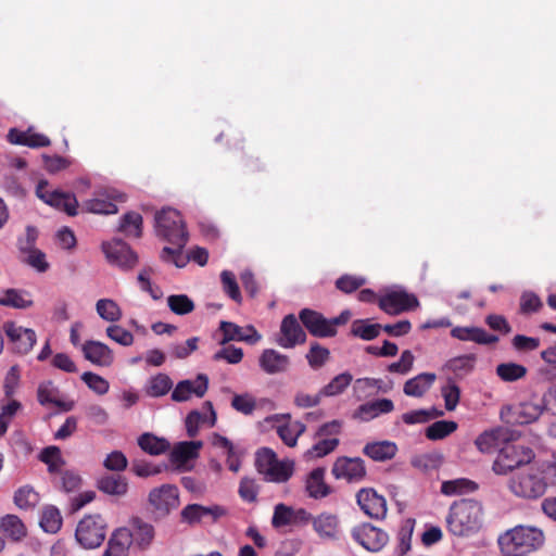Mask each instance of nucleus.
Here are the masks:
<instances>
[{
    "mask_svg": "<svg viewBox=\"0 0 556 556\" xmlns=\"http://www.w3.org/2000/svg\"><path fill=\"white\" fill-rule=\"evenodd\" d=\"M534 457L531 448L507 444L498 453L493 463V470L496 475H506L514 469H521L522 465L529 464Z\"/></svg>",
    "mask_w": 556,
    "mask_h": 556,
    "instance_id": "nucleus-8",
    "label": "nucleus"
},
{
    "mask_svg": "<svg viewBox=\"0 0 556 556\" xmlns=\"http://www.w3.org/2000/svg\"><path fill=\"white\" fill-rule=\"evenodd\" d=\"M542 359L547 364L541 374L547 380H556V343L541 352Z\"/></svg>",
    "mask_w": 556,
    "mask_h": 556,
    "instance_id": "nucleus-63",
    "label": "nucleus"
},
{
    "mask_svg": "<svg viewBox=\"0 0 556 556\" xmlns=\"http://www.w3.org/2000/svg\"><path fill=\"white\" fill-rule=\"evenodd\" d=\"M377 389L378 391L387 392L388 389L383 387L380 379L375 378H361L354 382L353 390L358 399L368 395V391Z\"/></svg>",
    "mask_w": 556,
    "mask_h": 556,
    "instance_id": "nucleus-58",
    "label": "nucleus"
},
{
    "mask_svg": "<svg viewBox=\"0 0 556 556\" xmlns=\"http://www.w3.org/2000/svg\"><path fill=\"white\" fill-rule=\"evenodd\" d=\"M37 397L41 405H51L64 410L72 409V403L63 401L60 390L52 381L41 382L37 390Z\"/></svg>",
    "mask_w": 556,
    "mask_h": 556,
    "instance_id": "nucleus-31",
    "label": "nucleus"
},
{
    "mask_svg": "<svg viewBox=\"0 0 556 556\" xmlns=\"http://www.w3.org/2000/svg\"><path fill=\"white\" fill-rule=\"evenodd\" d=\"M381 326L379 324H368L363 320L353 323L352 332L354 336L364 340H372L380 333Z\"/></svg>",
    "mask_w": 556,
    "mask_h": 556,
    "instance_id": "nucleus-61",
    "label": "nucleus"
},
{
    "mask_svg": "<svg viewBox=\"0 0 556 556\" xmlns=\"http://www.w3.org/2000/svg\"><path fill=\"white\" fill-rule=\"evenodd\" d=\"M169 309L176 315H187L194 309L193 301L187 294H172L167 298Z\"/></svg>",
    "mask_w": 556,
    "mask_h": 556,
    "instance_id": "nucleus-54",
    "label": "nucleus"
},
{
    "mask_svg": "<svg viewBox=\"0 0 556 556\" xmlns=\"http://www.w3.org/2000/svg\"><path fill=\"white\" fill-rule=\"evenodd\" d=\"M544 533L531 526H517L500 539L508 555H521L540 548L544 544Z\"/></svg>",
    "mask_w": 556,
    "mask_h": 556,
    "instance_id": "nucleus-3",
    "label": "nucleus"
},
{
    "mask_svg": "<svg viewBox=\"0 0 556 556\" xmlns=\"http://www.w3.org/2000/svg\"><path fill=\"white\" fill-rule=\"evenodd\" d=\"M475 364L476 357L473 355H460L450 359L446 367L455 375L463 377L472 371Z\"/></svg>",
    "mask_w": 556,
    "mask_h": 556,
    "instance_id": "nucleus-53",
    "label": "nucleus"
},
{
    "mask_svg": "<svg viewBox=\"0 0 556 556\" xmlns=\"http://www.w3.org/2000/svg\"><path fill=\"white\" fill-rule=\"evenodd\" d=\"M477 490V484L466 478H458L442 482L441 492L447 496H456L471 493Z\"/></svg>",
    "mask_w": 556,
    "mask_h": 556,
    "instance_id": "nucleus-42",
    "label": "nucleus"
},
{
    "mask_svg": "<svg viewBox=\"0 0 556 556\" xmlns=\"http://www.w3.org/2000/svg\"><path fill=\"white\" fill-rule=\"evenodd\" d=\"M441 394L444 400L445 409L453 412L456 409L460 400V388L451 379L441 388Z\"/></svg>",
    "mask_w": 556,
    "mask_h": 556,
    "instance_id": "nucleus-55",
    "label": "nucleus"
},
{
    "mask_svg": "<svg viewBox=\"0 0 556 556\" xmlns=\"http://www.w3.org/2000/svg\"><path fill=\"white\" fill-rule=\"evenodd\" d=\"M139 446L151 455H159L168 448V443L164 439H160L153 434L144 433L138 440Z\"/></svg>",
    "mask_w": 556,
    "mask_h": 556,
    "instance_id": "nucleus-51",
    "label": "nucleus"
},
{
    "mask_svg": "<svg viewBox=\"0 0 556 556\" xmlns=\"http://www.w3.org/2000/svg\"><path fill=\"white\" fill-rule=\"evenodd\" d=\"M319 440L311 447L308 448L304 456L307 459H314L319 458L328 455L332 451L336 450V447L339 444L338 438H318Z\"/></svg>",
    "mask_w": 556,
    "mask_h": 556,
    "instance_id": "nucleus-49",
    "label": "nucleus"
},
{
    "mask_svg": "<svg viewBox=\"0 0 556 556\" xmlns=\"http://www.w3.org/2000/svg\"><path fill=\"white\" fill-rule=\"evenodd\" d=\"M36 195L46 204L74 216L77 214L78 202L74 194L53 189L48 180L41 179L36 187Z\"/></svg>",
    "mask_w": 556,
    "mask_h": 556,
    "instance_id": "nucleus-10",
    "label": "nucleus"
},
{
    "mask_svg": "<svg viewBox=\"0 0 556 556\" xmlns=\"http://www.w3.org/2000/svg\"><path fill=\"white\" fill-rule=\"evenodd\" d=\"M220 280L224 291L237 303H241L242 296L236 281L235 275L229 270H224L220 274Z\"/></svg>",
    "mask_w": 556,
    "mask_h": 556,
    "instance_id": "nucleus-64",
    "label": "nucleus"
},
{
    "mask_svg": "<svg viewBox=\"0 0 556 556\" xmlns=\"http://www.w3.org/2000/svg\"><path fill=\"white\" fill-rule=\"evenodd\" d=\"M148 501L156 516L165 517L178 507L179 491L173 484H163L150 491Z\"/></svg>",
    "mask_w": 556,
    "mask_h": 556,
    "instance_id": "nucleus-12",
    "label": "nucleus"
},
{
    "mask_svg": "<svg viewBox=\"0 0 556 556\" xmlns=\"http://www.w3.org/2000/svg\"><path fill=\"white\" fill-rule=\"evenodd\" d=\"M451 334L458 340L473 341L484 344L497 341L496 337L475 327H456L452 330Z\"/></svg>",
    "mask_w": 556,
    "mask_h": 556,
    "instance_id": "nucleus-38",
    "label": "nucleus"
},
{
    "mask_svg": "<svg viewBox=\"0 0 556 556\" xmlns=\"http://www.w3.org/2000/svg\"><path fill=\"white\" fill-rule=\"evenodd\" d=\"M96 311L103 320L110 323H116L123 316L122 308L112 299L98 300L96 303Z\"/></svg>",
    "mask_w": 556,
    "mask_h": 556,
    "instance_id": "nucleus-44",
    "label": "nucleus"
},
{
    "mask_svg": "<svg viewBox=\"0 0 556 556\" xmlns=\"http://www.w3.org/2000/svg\"><path fill=\"white\" fill-rule=\"evenodd\" d=\"M435 379V374H419L404 383L403 392L410 397H422L433 386Z\"/></svg>",
    "mask_w": 556,
    "mask_h": 556,
    "instance_id": "nucleus-34",
    "label": "nucleus"
},
{
    "mask_svg": "<svg viewBox=\"0 0 556 556\" xmlns=\"http://www.w3.org/2000/svg\"><path fill=\"white\" fill-rule=\"evenodd\" d=\"M394 409V404L389 399H378L358 406L352 417L356 420L367 422L381 415L389 414Z\"/></svg>",
    "mask_w": 556,
    "mask_h": 556,
    "instance_id": "nucleus-27",
    "label": "nucleus"
},
{
    "mask_svg": "<svg viewBox=\"0 0 556 556\" xmlns=\"http://www.w3.org/2000/svg\"><path fill=\"white\" fill-rule=\"evenodd\" d=\"M255 465L257 471L270 482H286L291 478L294 463L291 459H278L276 453L267 447L257 451Z\"/></svg>",
    "mask_w": 556,
    "mask_h": 556,
    "instance_id": "nucleus-5",
    "label": "nucleus"
},
{
    "mask_svg": "<svg viewBox=\"0 0 556 556\" xmlns=\"http://www.w3.org/2000/svg\"><path fill=\"white\" fill-rule=\"evenodd\" d=\"M306 334L294 315H287L280 325V332L276 342L285 349H292L304 343Z\"/></svg>",
    "mask_w": 556,
    "mask_h": 556,
    "instance_id": "nucleus-21",
    "label": "nucleus"
},
{
    "mask_svg": "<svg viewBox=\"0 0 556 556\" xmlns=\"http://www.w3.org/2000/svg\"><path fill=\"white\" fill-rule=\"evenodd\" d=\"M129 534L121 527L115 529L109 538L106 548L102 556H128L131 547Z\"/></svg>",
    "mask_w": 556,
    "mask_h": 556,
    "instance_id": "nucleus-33",
    "label": "nucleus"
},
{
    "mask_svg": "<svg viewBox=\"0 0 556 556\" xmlns=\"http://www.w3.org/2000/svg\"><path fill=\"white\" fill-rule=\"evenodd\" d=\"M62 522V515L55 506L47 505L43 507L40 526L45 532L56 533L61 529Z\"/></svg>",
    "mask_w": 556,
    "mask_h": 556,
    "instance_id": "nucleus-43",
    "label": "nucleus"
},
{
    "mask_svg": "<svg viewBox=\"0 0 556 556\" xmlns=\"http://www.w3.org/2000/svg\"><path fill=\"white\" fill-rule=\"evenodd\" d=\"M396 452V444L387 440L367 443L363 448V453L375 462L392 459Z\"/></svg>",
    "mask_w": 556,
    "mask_h": 556,
    "instance_id": "nucleus-35",
    "label": "nucleus"
},
{
    "mask_svg": "<svg viewBox=\"0 0 556 556\" xmlns=\"http://www.w3.org/2000/svg\"><path fill=\"white\" fill-rule=\"evenodd\" d=\"M81 380L88 386L89 389L99 395L108 393L110 389V383L106 379L90 371L84 372Z\"/></svg>",
    "mask_w": 556,
    "mask_h": 556,
    "instance_id": "nucleus-62",
    "label": "nucleus"
},
{
    "mask_svg": "<svg viewBox=\"0 0 556 556\" xmlns=\"http://www.w3.org/2000/svg\"><path fill=\"white\" fill-rule=\"evenodd\" d=\"M293 510L294 508L282 503L277 504L271 518L273 527L279 529L286 526H293Z\"/></svg>",
    "mask_w": 556,
    "mask_h": 556,
    "instance_id": "nucleus-56",
    "label": "nucleus"
},
{
    "mask_svg": "<svg viewBox=\"0 0 556 556\" xmlns=\"http://www.w3.org/2000/svg\"><path fill=\"white\" fill-rule=\"evenodd\" d=\"M260 367L268 375L285 372L290 366V359L287 355L273 349H266L258 358Z\"/></svg>",
    "mask_w": 556,
    "mask_h": 556,
    "instance_id": "nucleus-29",
    "label": "nucleus"
},
{
    "mask_svg": "<svg viewBox=\"0 0 556 556\" xmlns=\"http://www.w3.org/2000/svg\"><path fill=\"white\" fill-rule=\"evenodd\" d=\"M173 388V381L166 374H157L151 377L144 387V392L151 397H160L168 393Z\"/></svg>",
    "mask_w": 556,
    "mask_h": 556,
    "instance_id": "nucleus-40",
    "label": "nucleus"
},
{
    "mask_svg": "<svg viewBox=\"0 0 556 556\" xmlns=\"http://www.w3.org/2000/svg\"><path fill=\"white\" fill-rule=\"evenodd\" d=\"M219 330L223 333L220 344H226L229 341H241L253 345L262 339L261 333L251 325L240 327L230 321H220Z\"/></svg>",
    "mask_w": 556,
    "mask_h": 556,
    "instance_id": "nucleus-20",
    "label": "nucleus"
},
{
    "mask_svg": "<svg viewBox=\"0 0 556 556\" xmlns=\"http://www.w3.org/2000/svg\"><path fill=\"white\" fill-rule=\"evenodd\" d=\"M8 140L13 144H22L29 148L50 146V139L42 134L35 132L33 128H28L25 131L12 128L8 134Z\"/></svg>",
    "mask_w": 556,
    "mask_h": 556,
    "instance_id": "nucleus-32",
    "label": "nucleus"
},
{
    "mask_svg": "<svg viewBox=\"0 0 556 556\" xmlns=\"http://www.w3.org/2000/svg\"><path fill=\"white\" fill-rule=\"evenodd\" d=\"M2 531L13 540H21L26 535V527L16 515H7L1 518Z\"/></svg>",
    "mask_w": 556,
    "mask_h": 556,
    "instance_id": "nucleus-45",
    "label": "nucleus"
},
{
    "mask_svg": "<svg viewBox=\"0 0 556 556\" xmlns=\"http://www.w3.org/2000/svg\"><path fill=\"white\" fill-rule=\"evenodd\" d=\"M121 528L129 534L131 545L141 551L148 549L154 541V527L138 517L131 518L126 526Z\"/></svg>",
    "mask_w": 556,
    "mask_h": 556,
    "instance_id": "nucleus-16",
    "label": "nucleus"
},
{
    "mask_svg": "<svg viewBox=\"0 0 556 556\" xmlns=\"http://www.w3.org/2000/svg\"><path fill=\"white\" fill-rule=\"evenodd\" d=\"M106 534V522L100 515H87L78 523L75 530L77 543L86 549L99 547Z\"/></svg>",
    "mask_w": 556,
    "mask_h": 556,
    "instance_id": "nucleus-6",
    "label": "nucleus"
},
{
    "mask_svg": "<svg viewBox=\"0 0 556 556\" xmlns=\"http://www.w3.org/2000/svg\"><path fill=\"white\" fill-rule=\"evenodd\" d=\"M300 319L306 329L315 337H331L336 333L334 323L324 318L319 313L302 309Z\"/></svg>",
    "mask_w": 556,
    "mask_h": 556,
    "instance_id": "nucleus-25",
    "label": "nucleus"
},
{
    "mask_svg": "<svg viewBox=\"0 0 556 556\" xmlns=\"http://www.w3.org/2000/svg\"><path fill=\"white\" fill-rule=\"evenodd\" d=\"M356 498L361 509L370 518L380 519L386 516V500L374 489H362L358 491Z\"/></svg>",
    "mask_w": 556,
    "mask_h": 556,
    "instance_id": "nucleus-22",
    "label": "nucleus"
},
{
    "mask_svg": "<svg viewBox=\"0 0 556 556\" xmlns=\"http://www.w3.org/2000/svg\"><path fill=\"white\" fill-rule=\"evenodd\" d=\"M457 429V424L453 420H439L431 424L426 429V435L429 440H442Z\"/></svg>",
    "mask_w": 556,
    "mask_h": 556,
    "instance_id": "nucleus-50",
    "label": "nucleus"
},
{
    "mask_svg": "<svg viewBox=\"0 0 556 556\" xmlns=\"http://www.w3.org/2000/svg\"><path fill=\"white\" fill-rule=\"evenodd\" d=\"M13 502L22 510H31L40 502V495L31 485L26 484L14 492Z\"/></svg>",
    "mask_w": 556,
    "mask_h": 556,
    "instance_id": "nucleus-39",
    "label": "nucleus"
},
{
    "mask_svg": "<svg viewBox=\"0 0 556 556\" xmlns=\"http://www.w3.org/2000/svg\"><path fill=\"white\" fill-rule=\"evenodd\" d=\"M497 376L505 382L522 379L527 375V368L517 363H502L496 367Z\"/></svg>",
    "mask_w": 556,
    "mask_h": 556,
    "instance_id": "nucleus-48",
    "label": "nucleus"
},
{
    "mask_svg": "<svg viewBox=\"0 0 556 556\" xmlns=\"http://www.w3.org/2000/svg\"><path fill=\"white\" fill-rule=\"evenodd\" d=\"M316 534L325 541H338L342 535L340 518L337 514L323 511L312 519Z\"/></svg>",
    "mask_w": 556,
    "mask_h": 556,
    "instance_id": "nucleus-19",
    "label": "nucleus"
},
{
    "mask_svg": "<svg viewBox=\"0 0 556 556\" xmlns=\"http://www.w3.org/2000/svg\"><path fill=\"white\" fill-rule=\"evenodd\" d=\"M119 230L127 237L139 238L142 231V217L139 213L125 214L119 224Z\"/></svg>",
    "mask_w": 556,
    "mask_h": 556,
    "instance_id": "nucleus-46",
    "label": "nucleus"
},
{
    "mask_svg": "<svg viewBox=\"0 0 556 556\" xmlns=\"http://www.w3.org/2000/svg\"><path fill=\"white\" fill-rule=\"evenodd\" d=\"M201 447V441H189L178 443L170 452L172 464L178 469H188L189 462L198 457Z\"/></svg>",
    "mask_w": 556,
    "mask_h": 556,
    "instance_id": "nucleus-28",
    "label": "nucleus"
},
{
    "mask_svg": "<svg viewBox=\"0 0 556 556\" xmlns=\"http://www.w3.org/2000/svg\"><path fill=\"white\" fill-rule=\"evenodd\" d=\"M483 522V509L475 500L454 502L446 516L447 530L455 536H469L477 533Z\"/></svg>",
    "mask_w": 556,
    "mask_h": 556,
    "instance_id": "nucleus-1",
    "label": "nucleus"
},
{
    "mask_svg": "<svg viewBox=\"0 0 556 556\" xmlns=\"http://www.w3.org/2000/svg\"><path fill=\"white\" fill-rule=\"evenodd\" d=\"M264 424L274 429L280 440L289 447L298 444V439L302 435L306 426L300 421L292 419L290 414H274L264 419Z\"/></svg>",
    "mask_w": 556,
    "mask_h": 556,
    "instance_id": "nucleus-9",
    "label": "nucleus"
},
{
    "mask_svg": "<svg viewBox=\"0 0 556 556\" xmlns=\"http://www.w3.org/2000/svg\"><path fill=\"white\" fill-rule=\"evenodd\" d=\"M40 459L47 464L50 472L60 471L64 465L61 451L56 446L46 447L40 454Z\"/></svg>",
    "mask_w": 556,
    "mask_h": 556,
    "instance_id": "nucleus-57",
    "label": "nucleus"
},
{
    "mask_svg": "<svg viewBox=\"0 0 556 556\" xmlns=\"http://www.w3.org/2000/svg\"><path fill=\"white\" fill-rule=\"evenodd\" d=\"M216 422V413L211 402H204L200 409L191 410L186 418V428L189 437H194L202 427H213Z\"/></svg>",
    "mask_w": 556,
    "mask_h": 556,
    "instance_id": "nucleus-24",
    "label": "nucleus"
},
{
    "mask_svg": "<svg viewBox=\"0 0 556 556\" xmlns=\"http://www.w3.org/2000/svg\"><path fill=\"white\" fill-rule=\"evenodd\" d=\"M507 486L516 497L536 500L546 492L547 479L543 469L529 466L517 470L509 478Z\"/></svg>",
    "mask_w": 556,
    "mask_h": 556,
    "instance_id": "nucleus-2",
    "label": "nucleus"
},
{
    "mask_svg": "<svg viewBox=\"0 0 556 556\" xmlns=\"http://www.w3.org/2000/svg\"><path fill=\"white\" fill-rule=\"evenodd\" d=\"M116 201H124L123 195L115 190L103 189L94 193L93 198L83 202V208L93 214L117 213Z\"/></svg>",
    "mask_w": 556,
    "mask_h": 556,
    "instance_id": "nucleus-15",
    "label": "nucleus"
},
{
    "mask_svg": "<svg viewBox=\"0 0 556 556\" xmlns=\"http://www.w3.org/2000/svg\"><path fill=\"white\" fill-rule=\"evenodd\" d=\"M225 513L226 510L218 505L202 506L199 504H190L181 510V519L188 523H195L207 516H211L213 520H216L225 515Z\"/></svg>",
    "mask_w": 556,
    "mask_h": 556,
    "instance_id": "nucleus-30",
    "label": "nucleus"
},
{
    "mask_svg": "<svg viewBox=\"0 0 556 556\" xmlns=\"http://www.w3.org/2000/svg\"><path fill=\"white\" fill-rule=\"evenodd\" d=\"M410 464L420 471H431L441 466L442 455L437 452L418 454L412 458Z\"/></svg>",
    "mask_w": 556,
    "mask_h": 556,
    "instance_id": "nucleus-47",
    "label": "nucleus"
},
{
    "mask_svg": "<svg viewBox=\"0 0 556 556\" xmlns=\"http://www.w3.org/2000/svg\"><path fill=\"white\" fill-rule=\"evenodd\" d=\"M332 475L336 479H344L348 482H359L366 476L365 463L359 457H339L334 462Z\"/></svg>",
    "mask_w": 556,
    "mask_h": 556,
    "instance_id": "nucleus-17",
    "label": "nucleus"
},
{
    "mask_svg": "<svg viewBox=\"0 0 556 556\" xmlns=\"http://www.w3.org/2000/svg\"><path fill=\"white\" fill-rule=\"evenodd\" d=\"M156 235L173 247L184 249L188 241L180 213L174 208H164L155 215Z\"/></svg>",
    "mask_w": 556,
    "mask_h": 556,
    "instance_id": "nucleus-4",
    "label": "nucleus"
},
{
    "mask_svg": "<svg viewBox=\"0 0 556 556\" xmlns=\"http://www.w3.org/2000/svg\"><path fill=\"white\" fill-rule=\"evenodd\" d=\"M208 388V378L204 374H199L195 379H186L179 381L172 392V400L175 402H187L193 397H202Z\"/></svg>",
    "mask_w": 556,
    "mask_h": 556,
    "instance_id": "nucleus-18",
    "label": "nucleus"
},
{
    "mask_svg": "<svg viewBox=\"0 0 556 556\" xmlns=\"http://www.w3.org/2000/svg\"><path fill=\"white\" fill-rule=\"evenodd\" d=\"M306 492L309 497L318 500L330 494V486L325 482V469H314L306 479Z\"/></svg>",
    "mask_w": 556,
    "mask_h": 556,
    "instance_id": "nucleus-36",
    "label": "nucleus"
},
{
    "mask_svg": "<svg viewBox=\"0 0 556 556\" xmlns=\"http://www.w3.org/2000/svg\"><path fill=\"white\" fill-rule=\"evenodd\" d=\"M353 377L349 372H343L336 376L328 384H326L321 390L320 394L323 396H336L341 394L352 382Z\"/></svg>",
    "mask_w": 556,
    "mask_h": 556,
    "instance_id": "nucleus-52",
    "label": "nucleus"
},
{
    "mask_svg": "<svg viewBox=\"0 0 556 556\" xmlns=\"http://www.w3.org/2000/svg\"><path fill=\"white\" fill-rule=\"evenodd\" d=\"M544 409V401L533 396L519 404L503 407L500 415L507 424L528 425L539 419Z\"/></svg>",
    "mask_w": 556,
    "mask_h": 556,
    "instance_id": "nucleus-7",
    "label": "nucleus"
},
{
    "mask_svg": "<svg viewBox=\"0 0 556 556\" xmlns=\"http://www.w3.org/2000/svg\"><path fill=\"white\" fill-rule=\"evenodd\" d=\"M418 305L417 298L400 287L388 289L379 299V307L390 315H397Z\"/></svg>",
    "mask_w": 556,
    "mask_h": 556,
    "instance_id": "nucleus-11",
    "label": "nucleus"
},
{
    "mask_svg": "<svg viewBox=\"0 0 556 556\" xmlns=\"http://www.w3.org/2000/svg\"><path fill=\"white\" fill-rule=\"evenodd\" d=\"M351 535L356 543L372 553L381 551L389 541L387 532L370 523L355 526L351 531Z\"/></svg>",
    "mask_w": 556,
    "mask_h": 556,
    "instance_id": "nucleus-14",
    "label": "nucleus"
},
{
    "mask_svg": "<svg viewBox=\"0 0 556 556\" xmlns=\"http://www.w3.org/2000/svg\"><path fill=\"white\" fill-rule=\"evenodd\" d=\"M34 304L29 292L24 290L8 289L0 295V305L18 309H25Z\"/></svg>",
    "mask_w": 556,
    "mask_h": 556,
    "instance_id": "nucleus-37",
    "label": "nucleus"
},
{
    "mask_svg": "<svg viewBox=\"0 0 556 556\" xmlns=\"http://www.w3.org/2000/svg\"><path fill=\"white\" fill-rule=\"evenodd\" d=\"M99 489L110 495L123 496L127 493L128 483L122 476L109 475L98 482Z\"/></svg>",
    "mask_w": 556,
    "mask_h": 556,
    "instance_id": "nucleus-41",
    "label": "nucleus"
},
{
    "mask_svg": "<svg viewBox=\"0 0 556 556\" xmlns=\"http://www.w3.org/2000/svg\"><path fill=\"white\" fill-rule=\"evenodd\" d=\"M84 357L93 365L109 367L114 362L113 351L104 343L89 340L81 345Z\"/></svg>",
    "mask_w": 556,
    "mask_h": 556,
    "instance_id": "nucleus-26",
    "label": "nucleus"
},
{
    "mask_svg": "<svg viewBox=\"0 0 556 556\" xmlns=\"http://www.w3.org/2000/svg\"><path fill=\"white\" fill-rule=\"evenodd\" d=\"M4 331L13 343L14 350L20 354H27L36 343V333L33 329L24 328L15 323H7Z\"/></svg>",
    "mask_w": 556,
    "mask_h": 556,
    "instance_id": "nucleus-23",
    "label": "nucleus"
},
{
    "mask_svg": "<svg viewBox=\"0 0 556 556\" xmlns=\"http://www.w3.org/2000/svg\"><path fill=\"white\" fill-rule=\"evenodd\" d=\"M105 332L111 340L122 346H130L135 341L134 334L130 331L116 324L109 326Z\"/></svg>",
    "mask_w": 556,
    "mask_h": 556,
    "instance_id": "nucleus-60",
    "label": "nucleus"
},
{
    "mask_svg": "<svg viewBox=\"0 0 556 556\" xmlns=\"http://www.w3.org/2000/svg\"><path fill=\"white\" fill-rule=\"evenodd\" d=\"M102 251L106 260L124 270L134 268L138 263V255L121 239H113L102 243Z\"/></svg>",
    "mask_w": 556,
    "mask_h": 556,
    "instance_id": "nucleus-13",
    "label": "nucleus"
},
{
    "mask_svg": "<svg viewBox=\"0 0 556 556\" xmlns=\"http://www.w3.org/2000/svg\"><path fill=\"white\" fill-rule=\"evenodd\" d=\"M500 433L498 429L484 431L475 441L477 448L482 453H491L497 446Z\"/></svg>",
    "mask_w": 556,
    "mask_h": 556,
    "instance_id": "nucleus-59",
    "label": "nucleus"
}]
</instances>
